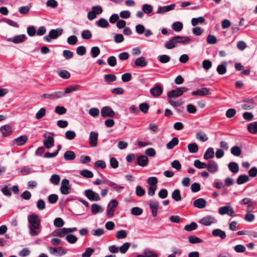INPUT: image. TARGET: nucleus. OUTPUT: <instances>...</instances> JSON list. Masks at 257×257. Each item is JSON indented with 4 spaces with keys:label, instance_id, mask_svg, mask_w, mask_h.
<instances>
[{
    "label": "nucleus",
    "instance_id": "1",
    "mask_svg": "<svg viewBox=\"0 0 257 257\" xmlns=\"http://www.w3.org/2000/svg\"><path fill=\"white\" fill-rule=\"evenodd\" d=\"M29 222V233L32 236H36L39 234L37 230L40 227V220L38 215L32 214L28 217Z\"/></svg>",
    "mask_w": 257,
    "mask_h": 257
},
{
    "label": "nucleus",
    "instance_id": "2",
    "mask_svg": "<svg viewBox=\"0 0 257 257\" xmlns=\"http://www.w3.org/2000/svg\"><path fill=\"white\" fill-rule=\"evenodd\" d=\"M188 91V88L185 87H178L176 89L172 90L168 92L167 96L168 97L176 98L179 97L183 94V93Z\"/></svg>",
    "mask_w": 257,
    "mask_h": 257
},
{
    "label": "nucleus",
    "instance_id": "3",
    "mask_svg": "<svg viewBox=\"0 0 257 257\" xmlns=\"http://www.w3.org/2000/svg\"><path fill=\"white\" fill-rule=\"evenodd\" d=\"M63 33L62 29L51 30L48 35L44 37V39L47 42H51V39H55L61 36Z\"/></svg>",
    "mask_w": 257,
    "mask_h": 257
},
{
    "label": "nucleus",
    "instance_id": "4",
    "mask_svg": "<svg viewBox=\"0 0 257 257\" xmlns=\"http://www.w3.org/2000/svg\"><path fill=\"white\" fill-rule=\"evenodd\" d=\"M84 194L91 201H98L100 200L99 194L91 189L86 190Z\"/></svg>",
    "mask_w": 257,
    "mask_h": 257
},
{
    "label": "nucleus",
    "instance_id": "5",
    "mask_svg": "<svg viewBox=\"0 0 257 257\" xmlns=\"http://www.w3.org/2000/svg\"><path fill=\"white\" fill-rule=\"evenodd\" d=\"M118 205L117 201L115 199H112L110 201L107 207V215L109 217L113 216L115 208Z\"/></svg>",
    "mask_w": 257,
    "mask_h": 257
},
{
    "label": "nucleus",
    "instance_id": "6",
    "mask_svg": "<svg viewBox=\"0 0 257 257\" xmlns=\"http://www.w3.org/2000/svg\"><path fill=\"white\" fill-rule=\"evenodd\" d=\"M101 115L104 118L106 117H112L114 116L115 113L111 107L106 106L101 109Z\"/></svg>",
    "mask_w": 257,
    "mask_h": 257
},
{
    "label": "nucleus",
    "instance_id": "7",
    "mask_svg": "<svg viewBox=\"0 0 257 257\" xmlns=\"http://www.w3.org/2000/svg\"><path fill=\"white\" fill-rule=\"evenodd\" d=\"M65 96V93L63 91H56L52 93H45L42 95V97L49 99H54L63 97Z\"/></svg>",
    "mask_w": 257,
    "mask_h": 257
},
{
    "label": "nucleus",
    "instance_id": "8",
    "mask_svg": "<svg viewBox=\"0 0 257 257\" xmlns=\"http://www.w3.org/2000/svg\"><path fill=\"white\" fill-rule=\"evenodd\" d=\"M70 186L69 185V181L67 179H64L62 180L61 186L60 187V191L62 194H68L70 192Z\"/></svg>",
    "mask_w": 257,
    "mask_h": 257
},
{
    "label": "nucleus",
    "instance_id": "9",
    "mask_svg": "<svg viewBox=\"0 0 257 257\" xmlns=\"http://www.w3.org/2000/svg\"><path fill=\"white\" fill-rule=\"evenodd\" d=\"M209 172L214 174L218 171V165L213 160H210L206 165V168Z\"/></svg>",
    "mask_w": 257,
    "mask_h": 257
},
{
    "label": "nucleus",
    "instance_id": "10",
    "mask_svg": "<svg viewBox=\"0 0 257 257\" xmlns=\"http://www.w3.org/2000/svg\"><path fill=\"white\" fill-rule=\"evenodd\" d=\"M163 90V87L160 84H156L155 86L150 89V93L153 97H156L162 94Z\"/></svg>",
    "mask_w": 257,
    "mask_h": 257
},
{
    "label": "nucleus",
    "instance_id": "11",
    "mask_svg": "<svg viewBox=\"0 0 257 257\" xmlns=\"http://www.w3.org/2000/svg\"><path fill=\"white\" fill-rule=\"evenodd\" d=\"M219 213L221 215L228 214L230 216H234V211L229 206H225L219 208Z\"/></svg>",
    "mask_w": 257,
    "mask_h": 257
},
{
    "label": "nucleus",
    "instance_id": "12",
    "mask_svg": "<svg viewBox=\"0 0 257 257\" xmlns=\"http://www.w3.org/2000/svg\"><path fill=\"white\" fill-rule=\"evenodd\" d=\"M180 39V36L173 37L172 39L167 42L165 44V47L168 49H171L175 48L178 44V40Z\"/></svg>",
    "mask_w": 257,
    "mask_h": 257
},
{
    "label": "nucleus",
    "instance_id": "13",
    "mask_svg": "<svg viewBox=\"0 0 257 257\" xmlns=\"http://www.w3.org/2000/svg\"><path fill=\"white\" fill-rule=\"evenodd\" d=\"M148 204L151 209L153 216L156 217L159 208V202L157 201L151 200L149 201Z\"/></svg>",
    "mask_w": 257,
    "mask_h": 257
},
{
    "label": "nucleus",
    "instance_id": "14",
    "mask_svg": "<svg viewBox=\"0 0 257 257\" xmlns=\"http://www.w3.org/2000/svg\"><path fill=\"white\" fill-rule=\"evenodd\" d=\"M27 39V36L24 35H17L13 38H9L7 40L9 42H13L15 44L25 42Z\"/></svg>",
    "mask_w": 257,
    "mask_h": 257
},
{
    "label": "nucleus",
    "instance_id": "15",
    "mask_svg": "<svg viewBox=\"0 0 257 257\" xmlns=\"http://www.w3.org/2000/svg\"><path fill=\"white\" fill-rule=\"evenodd\" d=\"M210 89L207 87H203L201 89H198L195 91L192 92V95L195 96H204L210 94Z\"/></svg>",
    "mask_w": 257,
    "mask_h": 257
},
{
    "label": "nucleus",
    "instance_id": "16",
    "mask_svg": "<svg viewBox=\"0 0 257 257\" xmlns=\"http://www.w3.org/2000/svg\"><path fill=\"white\" fill-rule=\"evenodd\" d=\"M43 137L47 138L46 140L44 141V147L46 148L50 149L54 146V140L52 136H49L47 137L46 135H44Z\"/></svg>",
    "mask_w": 257,
    "mask_h": 257
},
{
    "label": "nucleus",
    "instance_id": "17",
    "mask_svg": "<svg viewBox=\"0 0 257 257\" xmlns=\"http://www.w3.org/2000/svg\"><path fill=\"white\" fill-rule=\"evenodd\" d=\"M98 136V134L97 133L91 132L90 133L89 141L91 147H94L97 146Z\"/></svg>",
    "mask_w": 257,
    "mask_h": 257
},
{
    "label": "nucleus",
    "instance_id": "18",
    "mask_svg": "<svg viewBox=\"0 0 257 257\" xmlns=\"http://www.w3.org/2000/svg\"><path fill=\"white\" fill-rule=\"evenodd\" d=\"M28 138L26 136H21L16 138L13 141V145L21 146L24 145L27 141Z\"/></svg>",
    "mask_w": 257,
    "mask_h": 257
},
{
    "label": "nucleus",
    "instance_id": "19",
    "mask_svg": "<svg viewBox=\"0 0 257 257\" xmlns=\"http://www.w3.org/2000/svg\"><path fill=\"white\" fill-rule=\"evenodd\" d=\"M214 222V218L211 216H206L202 218L199 222L205 226H209Z\"/></svg>",
    "mask_w": 257,
    "mask_h": 257
},
{
    "label": "nucleus",
    "instance_id": "20",
    "mask_svg": "<svg viewBox=\"0 0 257 257\" xmlns=\"http://www.w3.org/2000/svg\"><path fill=\"white\" fill-rule=\"evenodd\" d=\"M137 164L142 167L146 166L149 163V159L146 155H140L137 159Z\"/></svg>",
    "mask_w": 257,
    "mask_h": 257
},
{
    "label": "nucleus",
    "instance_id": "21",
    "mask_svg": "<svg viewBox=\"0 0 257 257\" xmlns=\"http://www.w3.org/2000/svg\"><path fill=\"white\" fill-rule=\"evenodd\" d=\"M176 7V4H173L170 6H164V7H160L158 8L157 11V14H163L165 12H169L170 11L173 10Z\"/></svg>",
    "mask_w": 257,
    "mask_h": 257
},
{
    "label": "nucleus",
    "instance_id": "22",
    "mask_svg": "<svg viewBox=\"0 0 257 257\" xmlns=\"http://www.w3.org/2000/svg\"><path fill=\"white\" fill-rule=\"evenodd\" d=\"M48 250L51 254H56L58 251H61V253H59V255H63L66 254L67 251L63 247H59L58 248H55L52 247H49Z\"/></svg>",
    "mask_w": 257,
    "mask_h": 257
},
{
    "label": "nucleus",
    "instance_id": "23",
    "mask_svg": "<svg viewBox=\"0 0 257 257\" xmlns=\"http://www.w3.org/2000/svg\"><path fill=\"white\" fill-rule=\"evenodd\" d=\"M206 201L204 199L199 198L195 200L193 202V205L195 207L202 209L205 207Z\"/></svg>",
    "mask_w": 257,
    "mask_h": 257
},
{
    "label": "nucleus",
    "instance_id": "24",
    "mask_svg": "<svg viewBox=\"0 0 257 257\" xmlns=\"http://www.w3.org/2000/svg\"><path fill=\"white\" fill-rule=\"evenodd\" d=\"M0 131L4 137H7L11 134L12 128L9 125H5L1 127Z\"/></svg>",
    "mask_w": 257,
    "mask_h": 257
},
{
    "label": "nucleus",
    "instance_id": "25",
    "mask_svg": "<svg viewBox=\"0 0 257 257\" xmlns=\"http://www.w3.org/2000/svg\"><path fill=\"white\" fill-rule=\"evenodd\" d=\"M135 64L137 66L144 67L147 65L148 62L145 57H141L135 60Z\"/></svg>",
    "mask_w": 257,
    "mask_h": 257
},
{
    "label": "nucleus",
    "instance_id": "26",
    "mask_svg": "<svg viewBox=\"0 0 257 257\" xmlns=\"http://www.w3.org/2000/svg\"><path fill=\"white\" fill-rule=\"evenodd\" d=\"M212 233L214 236H219L222 239H224L226 236L225 232L220 229H215L213 230Z\"/></svg>",
    "mask_w": 257,
    "mask_h": 257
},
{
    "label": "nucleus",
    "instance_id": "27",
    "mask_svg": "<svg viewBox=\"0 0 257 257\" xmlns=\"http://www.w3.org/2000/svg\"><path fill=\"white\" fill-rule=\"evenodd\" d=\"M226 66L227 63L226 62H223L217 67V71L220 75L224 74L226 72Z\"/></svg>",
    "mask_w": 257,
    "mask_h": 257
},
{
    "label": "nucleus",
    "instance_id": "28",
    "mask_svg": "<svg viewBox=\"0 0 257 257\" xmlns=\"http://www.w3.org/2000/svg\"><path fill=\"white\" fill-rule=\"evenodd\" d=\"M229 170L233 173H237L239 171V166L237 163L231 162L229 163L228 165Z\"/></svg>",
    "mask_w": 257,
    "mask_h": 257
},
{
    "label": "nucleus",
    "instance_id": "29",
    "mask_svg": "<svg viewBox=\"0 0 257 257\" xmlns=\"http://www.w3.org/2000/svg\"><path fill=\"white\" fill-rule=\"evenodd\" d=\"M249 181V178L247 175H241L238 176L236 180V183L238 185H241L246 183Z\"/></svg>",
    "mask_w": 257,
    "mask_h": 257
},
{
    "label": "nucleus",
    "instance_id": "30",
    "mask_svg": "<svg viewBox=\"0 0 257 257\" xmlns=\"http://www.w3.org/2000/svg\"><path fill=\"white\" fill-rule=\"evenodd\" d=\"M76 157L75 154L72 151H67L64 154V158L67 161H71L75 159Z\"/></svg>",
    "mask_w": 257,
    "mask_h": 257
},
{
    "label": "nucleus",
    "instance_id": "31",
    "mask_svg": "<svg viewBox=\"0 0 257 257\" xmlns=\"http://www.w3.org/2000/svg\"><path fill=\"white\" fill-rule=\"evenodd\" d=\"M214 156V152L212 148H209L207 149L205 152L203 158L205 160H208L209 159L213 158Z\"/></svg>",
    "mask_w": 257,
    "mask_h": 257
},
{
    "label": "nucleus",
    "instance_id": "32",
    "mask_svg": "<svg viewBox=\"0 0 257 257\" xmlns=\"http://www.w3.org/2000/svg\"><path fill=\"white\" fill-rule=\"evenodd\" d=\"M248 131L252 134H255L257 133V121L251 122L248 124L247 126Z\"/></svg>",
    "mask_w": 257,
    "mask_h": 257
},
{
    "label": "nucleus",
    "instance_id": "33",
    "mask_svg": "<svg viewBox=\"0 0 257 257\" xmlns=\"http://www.w3.org/2000/svg\"><path fill=\"white\" fill-rule=\"evenodd\" d=\"M230 152L232 155L238 157L241 154V149L240 147L237 146H234L231 148Z\"/></svg>",
    "mask_w": 257,
    "mask_h": 257
},
{
    "label": "nucleus",
    "instance_id": "34",
    "mask_svg": "<svg viewBox=\"0 0 257 257\" xmlns=\"http://www.w3.org/2000/svg\"><path fill=\"white\" fill-rule=\"evenodd\" d=\"M179 143L178 139L176 137L173 138L171 141L167 144V148L171 150L177 146Z\"/></svg>",
    "mask_w": 257,
    "mask_h": 257
},
{
    "label": "nucleus",
    "instance_id": "35",
    "mask_svg": "<svg viewBox=\"0 0 257 257\" xmlns=\"http://www.w3.org/2000/svg\"><path fill=\"white\" fill-rule=\"evenodd\" d=\"M196 137L197 139L202 142H206L208 140L206 135L202 131H199L196 134Z\"/></svg>",
    "mask_w": 257,
    "mask_h": 257
},
{
    "label": "nucleus",
    "instance_id": "36",
    "mask_svg": "<svg viewBox=\"0 0 257 257\" xmlns=\"http://www.w3.org/2000/svg\"><path fill=\"white\" fill-rule=\"evenodd\" d=\"M188 149L191 153H196L198 151V146L195 143L189 144L188 145Z\"/></svg>",
    "mask_w": 257,
    "mask_h": 257
},
{
    "label": "nucleus",
    "instance_id": "37",
    "mask_svg": "<svg viewBox=\"0 0 257 257\" xmlns=\"http://www.w3.org/2000/svg\"><path fill=\"white\" fill-rule=\"evenodd\" d=\"M103 208L97 204L93 203L91 205V211L93 214H96L99 212H102Z\"/></svg>",
    "mask_w": 257,
    "mask_h": 257
},
{
    "label": "nucleus",
    "instance_id": "38",
    "mask_svg": "<svg viewBox=\"0 0 257 257\" xmlns=\"http://www.w3.org/2000/svg\"><path fill=\"white\" fill-rule=\"evenodd\" d=\"M205 21V19L202 17L193 18L191 20V24L193 26H196L199 24H202L204 23Z\"/></svg>",
    "mask_w": 257,
    "mask_h": 257
},
{
    "label": "nucleus",
    "instance_id": "39",
    "mask_svg": "<svg viewBox=\"0 0 257 257\" xmlns=\"http://www.w3.org/2000/svg\"><path fill=\"white\" fill-rule=\"evenodd\" d=\"M80 87V85H75L74 86H70L69 87H67L65 88V91L64 92L63 91V93H65V95L67 93H69L73 91L78 90Z\"/></svg>",
    "mask_w": 257,
    "mask_h": 257
},
{
    "label": "nucleus",
    "instance_id": "40",
    "mask_svg": "<svg viewBox=\"0 0 257 257\" xmlns=\"http://www.w3.org/2000/svg\"><path fill=\"white\" fill-rule=\"evenodd\" d=\"M115 237L117 239H124L127 237V233L125 230H120L115 233Z\"/></svg>",
    "mask_w": 257,
    "mask_h": 257
},
{
    "label": "nucleus",
    "instance_id": "41",
    "mask_svg": "<svg viewBox=\"0 0 257 257\" xmlns=\"http://www.w3.org/2000/svg\"><path fill=\"white\" fill-rule=\"evenodd\" d=\"M172 198L176 201H179L181 200L180 191L178 189L175 190L172 194Z\"/></svg>",
    "mask_w": 257,
    "mask_h": 257
},
{
    "label": "nucleus",
    "instance_id": "42",
    "mask_svg": "<svg viewBox=\"0 0 257 257\" xmlns=\"http://www.w3.org/2000/svg\"><path fill=\"white\" fill-rule=\"evenodd\" d=\"M96 24L101 28H107L109 26L108 22L104 18H100L96 22Z\"/></svg>",
    "mask_w": 257,
    "mask_h": 257
},
{
    "label": "nucleus",
    "instance_id": "43",
    "mask_svg": "<svg viewBox=\"0 0 257 257\" xmlns=\"http://www.w3.org/2000/svg\"><path fill=\"white\" fill-rule=\"evenodd\" d=\"M65 228L56 229L53 232V235L58 237H64L66 234Z\"/></svg>",
    "mask_w": 257,
    "mask_h": 257
},
{
    "label": "nucleus",
    "instance_id": "44",
    "mask_svg": "<svg viewBox=\"0 0 257 257\" xmlns=\"http://www.w3.org/2000/svg\"><path fill=\"white\" fill-rule=\"evenodd\" d=\"M66 239L69 243L73 244L75 243L77 241L78 238L75 235L69 234L66 236Z\"/></svg>",
    "mask_w": 257,
    "mask_h": 257
},
{
    "label": "nucleus",
    "instance_id": "45",
    "mask_svg": "<svg viewBox=\"0 0 257 257\" xmlns=\"http://www.w3.org/2000/svg\"><path fill=\"white\" fill-rule=\"evenodd\" d=\"M170 57L167 55H162L158 57V60L161 63H167L170 60Z\"/></svg>",
    "mask_w": 257,
    "mask_h": 257
},
{
    "label": "nucleus",
    "instance_id": "46",
    "mask_svg": "<svg viewBox=\"0 0 257 257\" xmlns=\"http://www.w3.org/2000/svg\"><path fill=\"white\" fill-rule=\"evenodd\" d=\"M188 238L189 242L191 244L201 243L203 242L202 239L193 235L189 236Z\"/></svg>",
    "mask_w": 257,
    "mask_h": 257
},
{
    "label": "nucleus",
    "instance_id": "47",
    "mask_svg": "<svg viewBox=\"0 0 257 257\" xmlns=\"http://www.w3.org/2000/svg\"><path fill=\"white\" fill-rule=\"evenodd\" d=\"M206 165L207 164L201 162L199 160H195L194 162V166L199 169H204L206 168Z\"/></svg>",
    "mask_w": 257,
    "mask_h": 257
},
{
    "label": "nucleus",
    "instance_id": "48",
    "mask_svg": "<svg viewBox=\"0 0 257 257\" xmlns=\"http://www.w3.org/2000/svg\"><path fill=\"white\" fill-rule=\"evenodd\" d=\"M198 226L195 222H192L190 224L185 226L184 229L187 231H191L197 229Z\"/></svg>",
    "mask_w": 257,
    "mask_h": 257
},
{
    "label": "nucleus",
    "instance_id": "49",
    "mask_svg": "<svg viewBox=\"0 0 257 257\" xmlns=\"http://www.w3.org/2000/svg\"><path fill=\"white\" fill-rule=\"evenodd\" d=\"M58 74L60 77L65 79H67L70 77V72L66 70H61Z\"/></svg>",
    "mask_w": 257,
    "mask_h": 257
},
{
    "label": "nucleus",
    "instance_id": "50",
    "mask_svg": "<svg viewBox=\"0 0 257 257\" xmlns=\"http://www.w3.org/2000/svg\"><path fill=\"white\" fill-rule=\"evenodd\" d=\"M183 24L180 22H176L172 25L173 30L176 32H180L183 29Z\"/></svg>",
    "mask_w": 257,
    "mask_h": 257
},
{
    "label": "nucleus",
    "instance_id": "51",
    "mask_svg": "<svg viewBox=\"0 0 257 257\" xmlns=\"http://www.w3.org/2000/svg\"><path fill=\"white\" fill-rule=\"evenodd\" d=\"M80 174L84 177L87 178H91L93 177V173L88 170H83L80 172Z\"/></svg>",
    "mask_w": 257,
    "mask_h": 257
},
{
    "label": "nucleus",
    "instance_id": "52",
    "mask_svg": "<svg viewBox=\"0 0 257 257\" xmlns=\"http://www.w3.org/2000/svg\"><path fill=\"white\" fill-rule=\"evenodd\" d=\"M180 39L178 40V44H182L183 45H186L190 43L191 40L188 37L186 36H180Z\"/></svg>",
    "mask_w": 257,
    "mask_h": 257
},
{
    "label": "nucleus",
    "instance_id": "53",
    "mask_svg": "<svg viewBox=\"0 0 257 257\" xmlns=\"http://www.w3.org/2000/svg\"><path fill=\"white\" fill-rule=\"evenodd\" d=\"M131 246V244L129 242L124 243L119 248V250L121 253H125Z\"/></svg>",
    "mask_w": 257,
    "mask_h": 257
},
{
    "label": "nucleus",
    "instance_id": "54",
    "mask_svg": "<svg viewBox=\"0 0 257 257\" xmlns=\"http://www.w3.org/2000/svg\"><path fill=\"white\" fill-rule=\"evenodd\" d=\"M143 210L142 208L138 207H135L132 208L131 213L136 216L140 215L143 213Z\"/></svg>",
    "mask_w": 257,
    "mask_h": 257
},
{
    "label": "nucleus",
    "instance_id": "55",
    "mask_svg": "<svg viewBox=\"0 0 257 257\" xmlns=\"http://www.w3.org/2000/svg\"><path fill=\"white\" fill-rule=\"evenodd\" d=\"M60 181V177L59 175L57 174H53L50 178L51 182L54 185H58Z\"/></svg>",
    "mask_w": 257,
    "mask_h": 257
},
{
    "label": "nucleus",
    "instance_id": "56",
    "mask_svg": "<svg viewBox=\"0 0 257 257\" xmlns=\"http://www.w3.org/2000/svg\"><path fill=\"white\" fill-rule=\"evenodd\" d=\"M94 249L90 247H87L85 249L84 252L82 254V257H90L94 253Z\"/></svg>",
    "mask_w": 257,
    "mask_h": 257
},
{
    "label": "nucleus",
    "instance_id": "57",
    "mask_svg": "<svg viewBox=\"0 0 257 257\" xmlns=\"http://www.w3.org/2000/svg\"><path fill=\"white\" fill-rule=\"evenodd\" d=\"M146 191L141 186H137L136 188V194L138 196L142 197L145 194Z\"/></svg>",
    "mask_w": 257,
    "mask_h": 257
},
{
    "label": "nucleus",
    "instance_id": "58",
    "mask_svg": "<svg viewBox=\"0 0 257 257\" xmlns=\"http://www.w3.org/2000/svg\"><path fill=\"white\" fill-rule=\"evenodd\" d=\"M145 257H158L157 253L149 249H145L144 255Z\"/></svg>",
    "mask_w": 257,
    "mask_h": 257
},
{
    "label": "nucleus",
    "instance_id": "59",
    "mask_svg": "<svg viewBox=\"0 0 257 257\" xmlns=\"http://www.w3.org/2000/svg\"><path fill=\"white\" fill-rule=\"evenodd\" d=\"M78 41L77 37L75 35H72L67 39V42L69 45H74Z\"/></svg>",
    "mask_w": 257,
    "mask_h": 257
},
{
    "label": "nucleus",
    "instance_id": "60",
    "mask_svg": "<svg viewBox=\"0 0 257 257\" xmlns=\"http://www.w3.org/2000/svg\"><path fill=\"white\" fill-rule=\"evenodd\" d=\"M46 114V109L44 107L41 108L36 113V118L40 119L44 117Z\"/></svg>",
    "mask_w": 257,
    "mask_h": 257
},
{
    "label": "nucleus",
    "instance_id": "61",
    "mask_svg": "<svg viewBox=\"0 0 257 257\" xmlns=\"http://www.w3.org/2000/svg\"><path fill=\"white\" fill-rule=\"evenodd\" d=\"M147 183L151 186H157V184L158 183V179L155 177H151L148 179Z\"/></svg>",
    "mask_w": 257,
    "mask_h": 257
},
{
    "label": "nucleus",
    "instance_id": "62",
    "mask_svg": "<svg viewBox=\"0 0 257 257\" xmlns=\"http://www.w3.org/2000/svg\"><path fill=\"white\" fill-rule=\"evenodd\" d=\"M104 78L107 82H114L116 80V77L112 74H106L104 75Z\"/></svg>",
    "mask_w": 257,
    "mask_h": 257
},
{
    "label": "nucleus",
    "instance_id": "63",
    "mask_svg": "<svg viewBox=\"0 0 257 257\" xmlns=\"http://www.w3.org/2000/svg\"><path fill=\"white\" fill-rule=\"evenodd\" d=\"M104 233V231L103 228H98L97 229L92 230L91 234L94 236H100Z\"/></svg>",
    "mask_w": 257,
    "mask_h": 257
},
{
    "label": "nucleus",
    "instance_id": "64",
    "mask_svg": "<svg viewBox=\"0 0 257 257\" xmlns=\"http://www.w3.org/2000/svg\"><path fill=\"white\" fill-rule=\"evenodd\" d=\"M100 52V49L98 47H93L91 50V54L93 58L98 56Z\"/></svg>",
    "mask_w": 257,
    "mask_h": 257
}]
</instances>
